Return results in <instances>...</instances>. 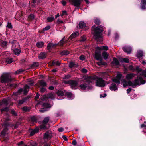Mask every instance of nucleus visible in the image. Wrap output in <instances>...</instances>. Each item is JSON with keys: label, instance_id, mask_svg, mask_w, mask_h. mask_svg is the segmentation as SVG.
Instances as JSON below:
<instances>
[{"label": "nucleus", "instance_id": "obj_1", "mask_svg": "<svg viewBox=\"0 0 146 146\" xmlns=\"http://www.w3.org/2000/svg\"><path fill=\"white\" fill-rule=\"evenodd\" d=\"M92 33L93 34L94 39L99 42L102 41L103 36L102 33L103 30L99 27L98 26L96 27L95 25L92 26Z\"/></svg>", "mask_w": 146, "mask_h": 146}, {"label": "nucleus", "instance_id": "obj_2", "mask_svg": "<svg viewBox=\"0 0 146 146\" xmlns=\"http://www.w3.org/2000/svg\"><path fill=\"white\" fill-rule=\"evenodd\" d=\"M146 83V81L141 76H137V78L134 80V83L130 80L127 82L128 86H132L133 88H135L136 86H139L141 85L144 84Z\"/></svg>", "mask_w": 146, "mask_h": 146}, {"label": "nucleus", "instance_id": "obj_3", "mask_svg": "<svg viewBox=\"0 0 146 146\" xmlns=\"http://www.w3.org/2000/svg\"><path fill=\"white\" fill-rule=\"evenodd\" d=\"M95 79V78L94 77L90 76L85 82L80 84L79 87L82 90H85L86 88L88 89H92L93 88V86L90 85V84L92 83L93 82V80Z\"/></svg>", "mask_w": 146, "mask_h": 146}, {"label": "nucleus", "instance_id": "obj_4", "mask_svg": "<svg viewBox=\"0 0 146 146\" xmlns=\"http://www.w3.org/2000/svg\"><path fill=\"white\" fill-rule=\"evenodd\" d=\"M1 82L2 83H7L11 82L12 79L10 74L7 73H3L0 79Z\"/></svg>", "mask_w": 146, "mask_h": 146}, {"label": "nucleus", "instance_id": "obj_5", "mask_svg": "<svg viewBox=\"0 0 146 146\" xmlns=\"http://www.w3.org/2000/svg\"><path fill=\"white\" fill-rule=\"evenodd\" d=\"M64 37L57 44H53L52 43H50L47 45V48L48 50H50L51 48H55L58 45L60 46H62L65 44L64 39Z\"/></svg>", "mask_w": 146, "mask_h": 146}, {"label": "nucleus", "instance_id": "obj_6", "mask_svg": "<svg viewBox=\"0 0 146 146\" xmlns=\"http://www.w3.org/2000/svg\"><path fill=\"white\" fill-rule=\"evenodd\" d=\"M94 58L97 60H99L100 61L96 63L97 64L98 66H101V65H106L107 63L105 62L102 61V57L101 55L100 54V52H96L95 53Z\"/></svg>", "mask_w": 146, "mask_h": 146}, {"label": "nucleus", "instance_id": "obj_7", "mask_svg": "<svg viewBox=\"0 0 146 146\" xmlns=\"http://www.w3.org/2000/svg\"><path fill=\"white\" fill-rule=\"evenodd\" d=\"M64 83L70 85L71 88L72 89L75 90L78 88V82L76 80L64 81Z\"/></svg>", "mask_w": 146, "mask_h": 146}, {"label": "nucleus", "instance_id": "obj_8", "mask_svg": "<svg viewBox=\"0 0 146 146\" xmlns=\"http://www.w3.org/2000/svg\"><path fill=\"white\" fill-rule=\"evenodd\" d=\"M93 77L95 78L94 80L96 79V86L100 87H104L105 86V82L102 78L96 76Z\"/></svg>", "mask_w": 146, "mask_h": 146}, {"label": "nucleus", "instance_id": "obj_9", "mask_svg": "<svg viewBox=\"0 0 146 146\" xmlns=\"http://www.w3.org/2000/svg\"><path fill=\"white\" fill-rule=\"evenodd\" d=\"M41 101L39 100V104L42 105L43 108H41L39 110L40 112L44 113L45 111H48V108H50L51 107V105L47 103H42V100H40Z\"/></svg>", "mask_w": 146, "mask_h": 146}, {"label": "nucleus", "instance_id": "obj_10", "mask_svg": "<svg viewBox=\"0 0 146 146\" xmlns=\"http://www.w3.org/2000/svg\"><path fill=\"white\" fill-rule=\"evenodd\" d=\"M69 1L72 5L79 9L83 0H69Z\"/></svg>", "mask_w": 146, "mask_h": 146}, {"label": "nucleus", "instance_id": "obj_11", "mask_svg": "<svg viewBox=\"0 0 146 146\" xmlns=\"http://www.w3.org/2000/svg\"><path fill=\"white\" fill-rule=\"evenodd\" d=\"M49 98L52 99L54 98V96L52 93H48L46 95H45L42 96L40 98L39 100L40 101H41L40 100H42V101H43Z\"/></svg>", "mask_w": 146, "mask_h": 146}, {"label": "nucleus", "instance_id": "obj_12", "mask_svg": "<svg viewBox=\"0 0 146 146\" xmlns=\"http://www.w3.org/2000/svg\"><path fill=\"white\" fill-rule=\"evenodd\" d=\"M79 35V33L77 31L73 33L69 37L68 40H66L65 41V43L68 42L70 41L73 38H75L78 36Z\"/></svg>", "mask_w": 146, "mask_h": 146}, {"label": "nucleus", "instance_id": "obj_13", "mask_svg": "<svg viewBox=\"0 0 146 146\" xmlns=\"http://www.w3.org/2000/svg\"><path fill=\"white\" fill-rule=\"evenodd\" d=\"M108 50V48L107 46H102L100 47L97 46L96 48V50L95 51V53L96 52H100V54H101V51L102 50Z\"/></svg>", "mask_w": 146, "mask_h": 146}, {"label": "nucleus", "instance_id": "obj_14", "mask_svg": "<svg viewBox=\"0 0 146 146\" xmlns=\"http://www.w3.org/2000/svg\"><path fill=\"white\" fill-rule=\"evenodd\" d=\"M52 137V133L51 131H46L44 135V138L50 139Z\"/></svg>", "mask_w": 146, "mask_h": 146}, {"label": "nucleus", "instance_id": "obj_15", "mask_svg": "<svg viewBox=\"0 0 146 146\" xmlns=\"http://www.w3.org/2000/svg\"><path fill=\"white\" fill-rule=\"evenodd\" d=\"M122 49L124 52L128 54L130 53L132 50L131 47L130 46H128L123 47Z\"/></svg>", "mask_w": 146, "mask_h": 146}, {"label": "nucleus", "instance_id": "obj_16", "mask_svg": "<svg viewBox=\"0 0 146 146\" xmlns=\"http://www.w3.org/2000/svg\"><path fill=\"white\" fill-rule=\"evenodd\" d=\"M78 25L80 28L84 29V30H85L88 29L89 28L88 27L86 26V24L84 22H80L79 23Z\"/></svg>", "mask_w": 146, "mask_h": 146}, {"label": "nucleus", "instance_id": "obj_17", "mask_svg": "<svg viewBox=\"0 0 146 146\" xmlns=\"http://www.w3.org/2000/svg\"><path fill=\"white\" fill-rule=\"evenodd\" d=\"M11 50L17 56L19 55L21 52V50L18 48V47L17 48H11Z\"/></svg>", "mask_w": 146, "mask_h": 146}, {"label": "nucleus", "instance_id": "obj_18", "mask_svg": "<svg viewBox=\"0 0 146 146\" xmlns=\"http://www.w3.org/2000/svg\"><path fill=\"white\" fill-rule=\"evenodd\" d=\"M38 84L39 87H46L47 85L46 83L42 80H39L38 82Z\"/></svg>", "mask_w": 146, "mask_h": 146}, {"label": "nucleus", "instance_id": "obj_19", "mask_svg": "<svg viewBox=\"0 0 146 146\" xmlns=\"http://www.w3.org/2000/svg\"><path fill=\"white\" fill-rule=\"evenodd\" d=\"M111 65L114 66H119L120 64V63L118 60L115 57L113 58V60L111 62Z\"/></svg>", "mask_w": 146, "mask_h": 146}, {"label": "nucleus", "instance_id": "obj_20", "mask_svg": "<svg viewBox=\"0 0 146 146\" xmlns=\"http://www.w3.org/2000/svg\"><path fill=\"white\" fill-rule=\"evenodd\" d=\"M135 76V74L133 73H130L126 75V79L127 80H131Z\"/></svg>", "mask_w": 146, "mask_h": 146}, {"label": "nucleus", "instance_id": "obj_21", "mask_svg": "<svg viewBox=\"0 0 146 146\" xmlns=\"http://www.w3.org/2000/svg\"><path fill=\"white\" fill-rule=\"evenodd\" d=\"M140 6L142 9H146V0H141Z\"/></svg>", "mask_w": 146, "mask_h": 146}, {"label": "nucleus", "instance_id": "obj_22", "mask_svg": "<svg viewBox=\"0 0 146 146\" xmlns=\"http://www.w3.org/2000/svg\"><path fill=\"white\" fill-rule=\"evenodd\" d=\"M9 43H11L13 45L11 48H14L15 47L14 46L15 45L18 46H20L19 43L15 40H10Z\"/></svg>", "mask_w": 146, "mask_h": 146}, {"label": "nucleus", "instance_id": "obj_23", "mask_svg": "<svg viewBox=\"0 0 146 146\" xmlns=\"http://www.w3.org/2000/svg\"><path fill=\"white\" fill-rule=\"evenodd\" d=\"M0 45L3 48L6 47L8 45V42L6 41L1 40L0 42Z\"/></svg>", "mask_w": 146, "mask_h": 146}, {"label": "nucleus", "instance_id": "obj_24", "mask_svg": "<svg viewBox=\"0 0 146 146\" xmlns=\"http://www.w3.org/2000/svg\"><path fill=\"white\" fill-rule=\"evenodd\" d=\"M3 104L6 106H7L8 104V100L6 99H4L0 101V106H2Z\"/></svg>", "mask_w": 146, "mask_h": 146}, {"label": "nucleus", "instance_id": "obj_25", "mask_svg": "<svg viewBox=\"0 0 146 146\" xmlns=\"http://www.w3.org/2000/svg\"><path fill=\"white\" fill-rule=\"evenodd\" d=\"M39 131V129L37 127L36 128L34 129H32L30 134V136H32L35 133H38Z\"/></svg>", "mask_w": 146, "mask_h": 146}, {"label": "nucleus", "instance_id": "obj_26", "mask_svg": "<svg viewBox=\"0 0 146 146\" xmlns=\"http://www.w3.org/2000/svg\"><path fill=\"white\" fill-rule=\"evenodd\" d=\"M65 90L62 91L61 90H58L56 92V94L58 96H62L65 94Z\"/></svg>", "mask_w": 146, "mask_h": 146}, {"label": "nucleus", "instance_id": "obj_27", "mask_svg": "<svg viewBox=\"0 0 146 146\" xmlns=\"http://www.w3.org/2000/svg\"><path fill=\"white\" fill-rule=\"evenodd\" d=\"M110 89L111 90H114L115 91V90L117 89L118 88H117L116 84L114 83H112L111 84V86L110 87Z\"/></svg>", "mask_w": 146, "mask_h": 146}, {"label": "nucleus", "instance_id": "obj_28", "mask_svg": "<svg viewBox=\"0 0 146 146\" xmlns=\"http://www.w3.org/2000/svg\"><path fill=\"white\" fill-rule=\"evenodd\" d=\"M39 64L38 62H33L32 64L31 65L30 68L31 69H33L35 68L36 67L39 66Z\"/></svg>", "mask_w": 146, "mask_h": 146}, {"label": "nucleus", "instance_id": "obj_29", "mask_svg": "<svg viewBox=\"0 0 146 146\" xmlns=\"http://www.w3.org/2000/svg\"><path fill=\"white\" fill-rule=\"evenodd\" d=\"M73 94L70 92H66L65 93V95L67 97L70 99H72Z\"/></svg>", "mask_w": 146, "mask_h": 146}, {"label": "nucleus", "instance_id": "obj_30", "mask_svg": "<svg viewBox=\"0 0 146 146\" xmlns=\"http://www.w3.org/2000/svg\"><path fill=\"white\" fill-rule=\"evenodd\" d=\"M133 70L136 71L139 74L140 72H141V73H142V71L143 70L141 68H140L139 66H137L134 68Z\"/></svg>", "mask_w": 146, "mask_h": 146}, {"label": "nucleus", "instance_id": "obj_31", "mask_svg": "<svg viewBox=\"0 0 146 146\" xmlns=\"http://www.w3.org/2000/svg\"><path fill=\"white\" fill-rule=\"evenodd\" d=\"M102 55L104 59L105 60H106L108 58V57L109 56V54L106 52H104L102 53Z\"/></svg>", "mask_w": 146, "mask_h": 146}, {"label": "nucleus", "instance_id": "obj_32", "mask_svg": "<svg viewBox=\"0 0 146 146\" xmlns=\"http://www.w3.org/2000/svg\"><path fill=\"white\" fill-rule=\"evenodd\" d=\"M46 57V54L44 52H41L39 54V58L40 59H44Z\"/></svg>", "mask_w": 146, "mask_h": 146}, {"label": "nucleus", "instance_id": "obj_33", "mask_svg": "<svg viewBox=\"0 0 146 146\" xmlns=\"http://www.w3.org/2000/svg\"><path fill=\"white\" fill-rule=\"evenodd\" d=\"M5 61L7 63L10 64L12 62L13 60L12 58L7 57L5 58Z\"/></svg>", "mask_w": 146, "mask_h": 146}, {"label": "nucleus", "instance_id": "obj_34", "mask_svg": "<svg viewBox=\"0 0 146 146\" xmlns=\"http://www.w3.org/2000/svg\"><path fill=\"white\" fill-rule=\"evenodd\" d=\"M119 61L121 62H124L125 63H128L129 62V60L127 58H121L120 60Z\"/></svg>", "mask_w": 146, "mask_h": 146}, {"label": "nucleus", "instance_id": "obj_35", "mask_svg": "<svg viewBox=\"0 0 146 146\" xmlns=\"http://www.w3.org/2000/svg\"><path fill=\"white\" fill-rule=\"evenodd\" d=\"M10 112L11 113L12 115L14 117H17L18 116L16 112L13 109L11 110Z\"/></svg>", "mask_w": 146, "mask_h": 146}, {"label": "nucleus", "instance_id": "obj_36", "mask_svg": "<svg viewBox=\"0 0 146 146\" xmlns=\"http://www.w3.org/2000/svg\"><path fill=\"white\" fill-rule=\"evenodd\" d=\"M60 54L62 55H67L69 54V52L67 50H64L61 51Z\"/></svg>", "mask_w": 146, "mask_h": 146}, {"label": "nucleus", "instance_id": "obj_37", "mask_svg": "<svg viewBox=\"0 0 146 146\" xmlns=\"http://www.w3.org/2000/svg\"><path fill=\"white\" fill-rule=\"evenodd\" d=\"M44 43L42 42H38L36 44L38 48H42L44 45Z\"/></svg>", "mask_w": 146, "mask_h": 146}, {"label": "nucleus", "instance_id": "obj_38", "mask_svg": "<svg viewBox=\"0 0 146 146\" xmlns=\"http://www.w3.org/2000/svg\"><path fill=\"white\" fill-rule=\"evenodd\" d=\"M49 117H46L43 121L42 123L46 125L49 121Z\"/></svg>", "mask_w": 146, "mask_h": 146}, {"label": "nucleus", "instance_id": "obj_39", "mask_svg": "<svg viewBox=\"0 0 146 146\" xmlns=\"http://www.w3.org/2000/svg\"><path fill=\"white\" fill-rule=\"evenodd\" d=\"M22 110L25 112H29L30 110V108L27 106H24L23 107Z\"/></svg>", "mask_w": 146, "mask_h": 146}, {"label": "nucleus", "instance_id": "obj_40", "mask_svg": "<svg viewBox=\"0 0 146 146\" xmlns=\"http://www.w3.org/2000/svg\"><path fill=\"white\" fill-rule=\"evenodd\" d=\"M52 64L53 65H56V66H59L61 64V63L59 61L53 60L52 62Z\"/></svg>", "mask_w": 146, "mask_h": 146}, {"label": "nucleus", "instance_id": "obj_41", "mask_svg": "<svg viewBox=\"0 0 146 146\" xmlns=\"http://www.w3.org/2000/svg\"><path fill=\"white\" fill-rule=\"evenodd\" d=\"M23 91V89L22 88H20V89L18 90L17 91L15 92L14 93L16 95H18L20 94Z\"/></svg>", "mask_w": 146, "mask_h": 146}, {"label": "nucleus", "instance_id": "obj_42", "mask_svg": "<svg viewBox=\"0 0 146 146\" xmlns=\"http://www.w3.org/2000/svg\"><path fill=\"white\" fill-rule=\"evenodd\" d=\"M9 108L8 107H5L4 108L2 109H1V112H3L5 111L6 112H8L9 111Z\"/></svg>", "mask_w": 146, "mask_h": 146}, {"label": "nucleus", "instance_id": "obj_43", "mask_svg": "<svg viewBox=\"0 0 146 146\" xmlns=\"http://www.w3.org/2000/svg\"><path fill=\"white\" fill-rule=\"evenodd\" d=\"M143 53L142 51H139L137 52V56L139 58H141L143 56Z\"/></svg>", "mask_w": 146, "mask_h": 146}, {"label": "nucleus", "instance_id": "obj_44", "mask_svg": "<svg viewBox=\"0 0 146 146\" xmlns=\"http://www.w3.org/2000/svg\"><path fill=\"white\" fill-rule=\"evenodd\" d=\"M54 20L53 17H48L47 18V21L49 22H51Z\"/></svg>", "mask_w": 146, "mask_h": 146}, {"label": "nucleus", "instance_id": "obj_45", "mask_svg": "<svg viewBox=\"0 0 146 146\" xmlns=\"http://www.w3.org/2000/svg\"><path fill=\"white\" fill-rule=\"evenodd\" d=\"M40 128L41 129H45L48 128L46 126V124L43 123L40 125Z\"/></svg>", "mask_w": 146, "mask_h": 146}, {"label": "nucleus", "instance_id": "obj_46", "mask_svg": "<svg viewBox=\"0 0 146 146\" xmlns=\"http://www.w3.org/2000/svg\"><path fill=\"white\" fill-rule=\"evenodd\" d=\"M35 16L33 14H31L28 16V19L30 21L33 20L35 18Z\"/></svg>", "mask_w": 146, "mask_h": 146}, {"label": "nucleus", "instance_id": "obj_47", "mask_svg": "<svg viewBox=\"0 0 146 146\" xmlns=\"http://www.w3.org/2000/svg\"><path fill=\"white\" fill-rule=\"evenodd\" d=\"M140 76H143L144 77L146 78V70H143L142 72V73H140L139 74Z\"/></svg>", "mask_w": 146, "mask_h": 146}, {"label": "nucleus", "instance_id": "obj_48", "mask_svg": "<svg viewBox=\"0 0 146 146\" xmlns=\"http://www.w3.org/2000/svg\"><path fill=\"white\" fill-rule=\"evenodd\" d=\"M32 3H33V6H35V4L36 3H40V0H32Z\"/></svg>", "mask_w": 146, "mask_h": 146}, {"label": "nucleus", "instance_id": "obj_49", "mask_svg": "<svg viewBox=\"0 0 146 146\" xmlns=\"http://www.w3.org/2000/svg\"><path fill=\"white\" fill-rule=\"evenodd\" d=\"M37 145V144L36 142H31L28 145H24L23 146H36Z\"/></svg>", "mask_w": 146, "mask_h": 146}, {"label": "nucleus", "instance_id": "obj_50", "mask_svg": "<svg viewBox=\"0 0 146 146\" xmlns=\"http://www.w3.org/2000/svg\"><path fill=\"white\" fill-rule=\"evenodd\" d=\"M25 70H23L22 69H20L17 70L15 72V74H19L23 72Z\"/></svg>", "mask_w": 146, "mask_h": 146}, {"label": "nucleus", "instance_id": "obj_51", "mask_svg": "<svg viewBox=\"0 0 146 146\" xmlns=\"http://www.w3.org/2000/svg\"><path fill=\"white\" fill-rule=\"evenodd\" d=\"M31 119L33 122L37 123V119L35 116L32 117L31 118Z\"/></svg>", "mask_w": 146, "mask_h": 146}, {"label": "nucleus", "instance_id": "obj_52", "mask_svg": "<svg viewBox=\"0 0 146 146\" xmlns=\"http://www.w3.org/2000/svg\"><path fill=\"white\" fill-rule=\"evenodd\" d=\"M4 127L6 128H8V127L10 125V123L4 122Z\"/></svg>", "mask_w": 146, "mask_h": 146}, {"label": "nucleus", "instance_id": "obj_53", "mask_svg": "<svg viewBox=\"0 0 146 146\" xmlns=\"http://www.w3.org/2000/svg\"><path fill=\"white\" fill-rule=\"evenodd\" d=\"M112 81L113 82L119 84L120 83V80H119L118 79H117L116 78L113 79L112 80Z\"/></svg>", "mask_w": 146, "mask_h": 146}, {"label": "nucleus", "instance_id": "obj_54", "mask_svg": "<svg viewBox=\"0 0 146 146\" xmlns=\"http://www.w3.org/2000/svg\"><path fill=\"white\" fill-rule=\"evenodd\" d=\"M122 76V75L121 74H118L116 76V78L118 79L119 80H121V78Z\"/></svg>", "mask_w": 146, "mask_h": 146}, {"label": "nucleus", "instance_id": "obj_55", "mask_svg": "<svg viewBox=\"0 0 146 146\" xmlns=\"http://www.w3.org/2000/svg\"><path fill=\"white\" fill-rule=\"evenodd\" d=\"M30 97V96H28L27 97L24 98L22 99L25 102L29 100Z\"/></svg>", "mask_w": 146, "mask_h": 146}, {"label": "nucleus", "instance_id": "obj_56", "mask_svg": "<svg viewBox=\"0 0 146 146\" xmlns=\"http://www.w3.org/2000/svg\"><path fill=\"white\" fill-rule=\"evenodd\" d=\"M62 13L61 14V16L62 17L64 15H67L68 14L67 12L65 10L62 11Z\"/></svg>", "mask_w": 146, "mask_h": 146}, {"label": "nucleus", "instance_id": "obj_57", "mask_svg": "<svg viewBox=\"0 0 146 146\" xmlns=\"http://www.w3.org/2000/svg\"><path fill=\"white\" fill-rule=\"evenodd\" d=\"M94 22L97 25H99L100 23V20L98 19H96Z\"/></svg>", "mask_w": 146, "mask_h": 146}, {"label": "nucleus", "instance_id": "obj_58", "mask_svg": "<svg viewBox=\"0 0 146 146\" xmlns=\"http://www.w3.org/2000/svg\"><path fill=\"white\" fill-rule=\"evenodd\" d=\"M74 63L73 62H70L69 64V68H72L74 67Z\"/></svg>", "mask_w": 146, "mask_h": 146}, {"label": "nucleus", "instance_id": "obj_59", "mask_svg": "<svg viewBox=\"0 0 146 146\" xmlns=\"http://www.w3.org/2000/svg\"><path fill=\"white\" fill-rule=\"evenodd\" d=\"M46 90V89L44 87H42L40 89V91L42 93L44 92Z\"/></svg>", "mask_w": 146, "mask_h": 146}, {"label": "nucleus", "instance_id": "obj_60", "mask_svg": "<svg viewBox=\"0 0 146 146\" xmlns=\"http://www.w3.org/2000/svg\"><path fill=\"white\" fill-rule=\"evenodd\" d=\"M7 27L10 29H12L13 27L11 25V23L8 22L7 23Z\"/></svg>", "mask_w": 146, "mask_h": 146}, {"label": "nucleus", "instance_id": "obj_61", "mask_svg": "<svg viewBox=\"0 0 146 146\" xmlns=\"http://www.w3.org/2000/svg\"><path fill=\"white\" fill-rule=\"evenodd\" d=\"M24 101L23 100V99L22 100H19V101L18 102V104L19 105H21L22 104H23L24 102Z\"/></svg>", "mask_w": 146, "mask_h": 146}, {"label": "nucleus", "instance_id": "obj_62", "mask_svg": "<svg viewBox=\"0 0 146 146\" xmlns=\"http://www.w3.org/2000/svg\"><path fill=\"white\" fill-rule=\"evenodd\" d=\"M40 96V94L38 93L37 92L36 94V95L35 98V100L36 101L37 100L39 99Z\"/></svg>", "mask_w": 146, "mask_h": 146}, {"label": "nucleus", "instance_id": "obj_63", "mask_svg": "<svg viewBox=\"0 0 146 146\" xmlns=\"http://www.w3.org/2000/svg\"><path fill=\"white\" fill-rule=\"evenodd\" d=\"M71 77V76L69 75H65V76L63 78V79H69Z\"/></svg>", "mask_w": 146, "mask_h": 146}, {"label": "nucleus", "instance_id": "obj_64", "mask_svg": "<svg viewBox=\"0 0 146 146\" xmlns=\"http://www.w3.org/2000/svg\"><path fill=\"white\" fill-rule=\"evenodd\" d=\"M79 58L80 60L83 61L85 59V57L84 55H81L80 56Z\"/></svg>", "mask_w": 146, "mask_h": 146}]
</instances>
